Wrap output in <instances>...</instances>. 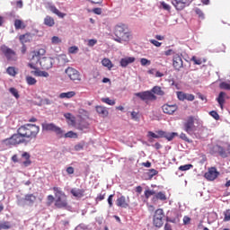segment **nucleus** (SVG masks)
<instances>
[{
  "instance_id": "e2e57ef3",
  "label": "nucleus",
  "mask_w": 230,
  "mask_h": 230,
  "mask_svg": "<svg viewBox=\"0 0 230 230\" xmlns=\"http://www.w3.org/2000/svg\"><path fill=\"white\" fill-rule=\"evenodd\" d=\"M156 134H158V138L164 137L166 136V131L159 130L156 131Z\"/></svg>"
},
{
  "instance_id": "4468645a",
  "label": "nucleus",
  "mask_w": 230,
  "mask_h": 230,
  "mask_svg": "<svg viewBox=\"0 0 230 230\" xmlns=\"http://www.w3.org/2000/svg\"><path fill=\"white\" fill-rule=\"evenodd\" d=\"M40 64L43 69H51L53 64H55V59L53 58H43Z\"/></svg>"
},
{
  "instance_id": "393cba45",
  "label": "nucleus",
  "mask_w": 230,
  "mask_h": 230,
  "mask_svg": "<svg viewBox=\"0 0 230 230\" xmlns=\"http://www.w3.org/2000/svg\"><path fill=\"white\" fill-rule=\"evenodd\" d=\"M31 74L34 76H43L44 78H48V76H49V74L48 72L40 71L39 69L31 71Z\"/></svg>"
},
{
  "instance_id": "680f3d73",
  "label": "nucleus",
  "mask_w": 230,
  "mask_h": 230,
  "mask_svg": "<svg viewBox=\"0 0 230 230\" xmlns=\"http://www.w3.org/2000/svg\"><path fill=\"white\" fill-rule=\"evenodd\" d=\"M180 138L182 139L183 141H187V143H190V138H188V137L184 133H181Z\"/></svg>"
},
{
  "instance_id": "603ef678",
  "label": "nucleus",
  "mask_w": 230,
  "mask_h": 230,
  "mask_svg": "<svg viewBox=\"0 0 230 230\" xmlns=\"http://www.w3.org/2000/svg\"><path fill=\"white\" fill-rule=\"evenodd\" d=\"M191 60L196 66H200L202 64V59L197 58V57H192Z\"/></svg>"
},
{
  "instance_id": "c756f323",
  "label": "nucleus",
  "mask_w": 230,
  "mask_h": 230,
  "mask_svg": "<svg viewBox=\"0 0 230 230\" xmlns=\"http://www.w3.org/2000/svg\"><path fill=\"white\" fill-rule=\"evenodd\" d=\"M9 93H11L12 96H13L15 100H19V98H21V95L19 94V91L14 87L9 88Z\"/></svg>"
},
{
  "instance_id": "4c0bfd02",
  "label": "nucleus",
  "mask_w": 230,
  "mask_h": 230,
  "mask_svg": "<svg viewBox=\"0 0 230 230\" xmlns=\"http://www.w3.org/2000/svg\"><path fill=\"white\" fill-rule=\"evenodd\" d=\"M26 82H27L28 85H35V84H37V79H35L34 77H31V76H27Z\"/></svg>"
},
{
  "instance_id": "8fccbe9b",
  "label": "nucleus",
  "mask_w": 230,
  "mask_h": 230,
  "mask_svg": "<svg viewBox=\"0 0 230 230\" xmlns=\"http://www.w3.org/2000/svg\"><path fill=\"white\" fill-rule=\"evenodd\" d=\"M140 64L141 66H150V64H152V62L145 58L140 59Z\"/></svg>"
},
{
  "instance_id": "7c9ffc66",
  "label": "nucleus",
  "mask_w": 230,
  "mask_h": 230,
  "mask_svg": "<svg viewBox=\"0 0 230 230\" xmlns=\"http://www.w3.org/2000/svg\"><path fill=\"white\" fill-rule=\"evenodd\" d=\"M102 64L104 67H108V69H112V62L109 58H103L102 60Z\"/></svg>"
},
{
  "instance_id": "b1692460",
  "label": "nucleus",
  "mask_w": 230,
  "mask_h": 230,
  "mask_svg": "<svg viewBox=\"0 0 230 230\" xmlns=\"http://www.w3.org/2000/svg\"><path fill=\"white\" fill-rule=\"evenodd\" d=\"M217 103H219V106L221 109H224V103H226V93L220 92L218 94V97L217 98Z\"/></svg>"
},
{
  "instance_id": "aec40b11",
  "label": "nucleus",
  "mask_w": 230,
  "mask_h": 230,
  "mask_svg": "<svg viewBox=\"0 0 230 230\" xmlns=\"http://www.w3.org/2000/svg\"><path fill=\"white\" fill-rule=\"evenodd\" d=\"M70 193L73 197H75V199H82V197L84 196L85 190L74 188L70 190Z\"/></svg>"
},
{
  "instance_id": "cd10ccee",
  "label": "nucleus",
  "mask_w": 230,
  "mask_h": 230,
  "mask_svg": "<svg viewBox=\"0 0 230 230\" xmlns=\"http://www.w3.org/2000/svg\"><path fill=\"white\" fill-rule=\"evenodd\" d=\"M13 226L10 221H0V230L12 229Z\"/></svg>"
},
{
  "instance_id": "f257e3e1",
  "label": "nucleus",
  "mask_w": 230,
  "mask_h": 230,
  "mask_svg": "<svg viewBox=\"0 0 230 230\" xmlns=\"http://www.w3.org/2000/svg\"><path fill=\"white\" fill-rule=\"evenodd\" d=\"M17 132L23 139H26L25 144L28 145L31 139H37L40 127L35 124H24L17 129Z\"/></svg>"
},
{
  "instance_id": "e433bc0d",
  "label": "nucleus",
  "mask_w": 230,
  "mask_h": 230,
  "mask_svg": "<svg viewBox=\"0 0 230 230\" xmlns=\"http://www.w3.org/2000/svg\"><path fill=\"white\" fill-rule=\"evenodd\" d=\"M6 71L10 76H15L17 75V71H15V67L13 66L7 67Z\"/></svg>"
},
{
  "instance_id": "dca6fc26",
  "label": "nucleus",
  "mask_w": 230,
  "mask_h": 230,
  "mask_svg": "<svg viewBox=\"0 0 230 230\" xmlns=\"http://www.w3.org/2000/svg\"><path fill=\"white\" fill-rule=\"evenodd\" d=\"M213 154H219L223 159H226L227 157V151H226V148L222 147L221 146H214L212 148Z\"/></svg>"
},
{
  "instance_id": "de8ad7c7",
  "label": "nucleus",
  "mask_w": 230,
  "mask_h": 230,
  "mask_svg": "<svg viewBox=\"0 0 230 230\" xmlns=\"http://www.w3.org/2000/svg\"><path fill=\"white\" fill-rule=\"evenodd\" d=\"M209 115L214 118V119H216L217 121H218V119H220V115H218V112H217L216 111H212L209 112Z\"/></svg>"
},
{
  "instance_id": "72a5a7b5",
  "label": "nucleus",
  "mask_w": 230,
  "mask_h": 230,
  "mask_svg": "<svg viewBox=\"0 0 230 230\" xmlns=\"http://www.w3.org/2000/svg\"><path fill=\"white\" fill-rule=\"evenodd\" d=\"M157 173H159V172L155 169L149 170V172H147V177L149 181H151V179H153L155 175H157Z\"/></svg>"
},
{
  "instance_id": "f8f14e48",
  "label": "nucleus",
  "mask_w": 230,
  "mask_h": 230,
  "mask_svg": "<svg viewBox=\"0 0 230 230\" xmlns=\"http://www.w3.org/2000/svg\"><path fill=\"white\" fill-rule=\"evenodd\" d=\"M44 55H46V49H44L32 51L31 53V62L39 64L40 62V57H44Z\"/></svg>"
},
{
  "instance_id": "4be33fe9",
  "label": "nucleus",
  "mask_w": 230,
  "mask_h": 230,
  "mask_svg": "<svg viewBox=\"0 0 230 230\" xmlns=\"http://www.w3.org/2000/svg\"><path fill=\"white\" fill-rule=\"evenodd\" d=\"M133 62H136V58H132V57L124 58L120 59V66L121 67H127L128 64H133Z\"/></svg>"
},
{
  "instance_id": "9b49d317",
  "label": "nucleus",
  "mask_w": 230,
  "mask_h": 230,
  "mask_svg": "<svg viewBox=\"0 0 230 230\" xmlns=\"http://www.w3.org/2000/svg\"><path fill=\"white\" fill-rule=\"evenodd\" d=\"M193 0H172V4L176 10L181 12V10H184L186 6H190Z\"/></svg>"
},
{
  "instance_id": "ea45409f",
  "label": "nucleus",
  "mask_w": 230,
  "mask_h": 230,
  "mask_svg": "<svg viewBox=\"0 0 230 230\" xmlns=\"http://www.w3.org/2000/svg\"><path fill=\"white\" fill-rule=\"evenodd\" d=\"M102 102H103V103H107V105H116V101L111 100V98H102Z\"/></svg>"
},
{
  "instance_id": "1a4fd4ad",
  "label": "nucleus",
  "mask_w": 230,
  "mask_h": 230,
  "mask_svg": "<svg viewBox=\"0 0 230 230\" xmlns=\"http://www.w3.org/2000/svg\"><path fill=\"white\" fill-rule=\"evenodd\" d=\"M1 51L9 62H15V60H17V53L7 46H2Z\"/></svg>"
},
{
  "instance_id": "f03ea898",
  "label": "nucleus",
  "mask_w": 230,
  "mask_h": 230,
  "mask_svg": "<svg viewBox=\"0 0 230 230\" xmlns=\"http://www.w3.org/2000/svg\"><path fill=\"white\" fill-rule=\"evenodd\" d=\"M113 33L116 37L114 40L119 44H123V42H129L132 39V33L128 30V25L125 23H118L114 27Z\"/></svg>"
},
{
  "instance_id": "5fc2aeb1",
  "label": "nucleus",
  "mask_w": 230,
  "mask_h": 230,
  "mask_svg": "<svg viewBox=\"0 0 230 230\" xmlns=\"http://www.w3.org/2000/svg\"><path fill=\"white\" fill-rule=\"evenodd\" d=\"M147 136H148V137H153L154 139H159V135H158V133H154V132H152V131H149L148 133H147Z\"/></svg>"
},
{
  "instance_id": "423d86ee",
  "label": "nucleus",
  "mask_w": 230,
  "mask_h": 230,
  "mask_svg": "<svg viewBox=\"0 0 230 230\" xmlns=\"http://www.w3.org/2000/svg\"><path fill=\"white\" fill-rule=\"evenodd\" d=\"M4 145H6V146H15V145H21L24 143L26 145V139L21 136L20 133L13 134L11 137L6 138L3 141Z\"/></svg>"
},
{
  "instance_id": "052dcab7",
  "label": "nucleus",
  "mask_w": 230,
  "mask_h": 230,
  "mask_svg": "<svg viewBox=\"0 0 230 230\" xmlns=\"http://www.w3.org/2000/svg\"><path fill=\"white\" fill-rule=\"evenodd\" d=\"M149 42H151V44H153L156 48H161V42H159V41H157L155 40H150Z\"/></svg>"
},
{
  "instance_id": "bb28decb",
  "label": "nucleus",
  "mask_w": 230,
  "mask_h": 230,
  "mask_svg": "<svg viewBox=\"0 0 230 230\" xmlns=\"http://www.w3.org/2000/svg\"><path fill=\"white\" fill-rule=\"evenodd\" d=\"M50 12L58 15V17H60V19H64L66 17V13L59 12L55 5L50 6Z\"/></svg>"
},
{
  "instance_id": "a18cd8bd",
  "label": "nucleus",
  "mask_w": 230,
  "mask_h": 230,
  "mask_svg": "<svg viewBox=\"0 0 230 230\" xmlns=\"http://www.w3.org/2000/svg\"><path fill=\"white\" fill-rule=\"evenodd\" d=\"M195 13L199 17V19H204V13L199 8H194Z\"/></svg>"
},
{
  "instance_id": "a878e982",
  "label": "nucleus",
  "mask_w": 230,
  "mask_h": 230,
  "mask_svg": "<svg viewBox=\"0 0 230 230\" xmlns=\"http://www.w3.org/2000/svg\"><path fill=\"white\" fill-rule=\"evenodd\" d=\"M44 25L52 28V26H55V19L51 16H46L44 19Z\"/></svg>"
},
{
  "instance_id": "09e8293b",
  "label": "nucleus",
  "mask_w": 230,
  "mask_h": 230,
  "mask_svg": "<svg viewBox=\"0 0 230 230\" xmlns=\"http://www.w3.org/2000/svg\"><path fill=\"white\" fill-rule=\"evenodd\" d=\"M161 6L164 10H166L167 12H170V10H172V6L166 4V2H161Z\"/></svg>"
},
{
  "instance_id": "3c124183",
  "label": "nucleus",
  "mask_w": 230,
  "mask_h": 230,
  "mask_svg": "<svg viewBox=\"0 0 230 230\" xmlns=\"http://www.w3.org/2000/svg\"><path fill=\"white\" fill-rule=\"evenodd\" d=\"M185 100L188 102H193V100H195V95L191 93H185Z\"/></svg>"
},
{
  "instance_id": "c9c22d12",
  "label": "nucleus",
  "mask_w": 230,
  "mask_h": 230,
  "mask_svg": "<svg viewBox=\"0 0 230 230\" xmlns=\"http://www.w3.org/2000/svg\"><path fill=\"white\" fill-rule=\"evenodd\" d=\"M175 136H177V133L175 132H172V133L165 132V136L164 137H165V139H167L168 141H172L173 137H175Z\"/></svg>"
},
{
  "instance_id": "0eeeda50",
  "label": "nucleus",
  "mask_w": 230,
  "mask_h": 230,
  "mask_svg": "<svg viewBox=\"0 0 230 230\" xmlns=\"http://www.w3.org/2000/svg\"><path fill=\"white\" fill-rule=\"evenodd\" d=\"M65 74L66 75L67 78H69V80L75 82V84H78V82H82V74H80V72L76 70V68L68 66L65 70Z\"/></svg>"
},
{
  "instance_id": "49530a36",
  "label": "nucleus",
  "mask_w": 230,
  "mask_h": 230,
  "mask_svg": "<svg viewBox=\"0 0 230 230\" xmlns=\"http://www.w3.org/2000/svg\"><path fill=\"white\" fill-rule=\"evenodd\" d=\"M60 42H62V40H60V38H58V36H53L51 38V43L56 45V44H60Z\"/></svg>"
},
{
  "instance_id": "bf43d9fd",
  "label": "nucleus",
  "mask_w": 230,
  "mask_h": 230,
  "mask_svg": "<svg viewBox=\"0 0 230 230\" xmlns=\"http://www.w3.org/2000/svg\"><path fill=\"white\" fill-rule=\"evenodd\" d=\"M69 53L75 54L76 51H78V47L76 46H72L68 49Z\"/></svg>"
},
{
  "instance_id": "c03bdc74",
  "label": "nucleus",
  "mask_w": 230,
  "mask_h": 230,
  "mask_svg": "<svg viewBox=\"0 0 230 230\" xmlns=\"http://www.w3.org/2000/svg\"><path fill=\"white\" fill-rule=\"evenodd\" d=\"M152 195H155V190H145V197L146 199H150V197H152Z\"/></svg>"
},
{
  "instance_id": "9d476101",
  "label": "nucleus",
  "mask_w": 230,
  "mask_h": 230,
  "mask_svg": "<svg viewBox=\"0 0 230 230\" xmlns=\"http://www.w3.org/2000/svg\"><path fill=\"white\" fill-rule=\"evenodd\" d=\"M183 130L187 132V134H193L195 132V117L189 116L185 122L183 123Z\"/></svg>"
},
{
  "instance_id": "a211bd4d",
  "label": "nucleus",
  "mask_w": 230,
  "mask_h": 230,
  "mask_svg": "<svg viewBox=\"0 0 230 230\" xmlns=\"http://www.w3.org/2000/svg\"><path fill=\"white\" fill-rule=\"evenodd\" d=\"M162 111L164 114H173L177 111V104H164L162 106Z\"/></svg>"
},
{
  "instance_id": "6e6552de",
  "label": "nucleus",
  "mask_w": 230,
  "mask_h": 230,
  "mask_svg": "<svg viewBox=\"0 0 230 230\" xmlns=\"http://www.w3.org/2000/svg\"><path fill=\"white\" fill-rule=\"evenodd\" d=\"M41 127L42 130L45 132H55V134H57V136H59L60 137L64 136V130H62V128H60L54 123H42Z\"/></svg>"
},
{
  "instance_id": "5701e85b",
  "label": "nucleus",
  "mask_w": 230,
  "mask_h": 230,
  "mask_svg": "<svg viewBox=\"0 0 230 230\" xmlns=\"http://www.w3.org/2000/svg\"><path fill=\"white\" fill-rule=\"evenodd\" d=\"M35 200H37V196H34L33 194L25 195V201L27 206H33V204H35Z\"/></svg>"
},
{
  "instance_id": "0e129e2a",
  "label": "nucleus",
  "mask_w": 230,
  "mask_h": 230,
  "mask_svg": "<svg viewBox=\"0 0 230 230\" xmlns=\"http://www.w3.org/2000/svg\"><path fill=\"white\" fill-rule=\"evenodd\" d=\"M66 173H68V175H73V173H75V168L69 166L66 168Z\"/></svg>"
},
{
  "instance_id": "6ab92c4d",
  "label": "nucleus",
  "mask_w": 230,
  "mask_h": 230,
  "mask_svg": "<svg viewBox=\"0 0 230 230\" xmlns=\"http://www.w3.org/2000/svg\"><path fill=\"white\" fill-rule=\"evenodd\" d=\"M31 155L28 152H22V158L25 161L22 162V164L25 168H28V166L31 165Z\"/></svg>"
},
{
  "instance_id": "37998d69",
  "label": "nucleus",
  "mask_w": 230,
  "mask_h": 230,
  "mask_svg": "<svg viewBox=\"0 0 230 230\" xmlns=\"http://www.w3.org/2000/svg\"><path fill=\"white\" fill-rule=\"evenodd\" d=\"M65 137H70V138H76L78 137V135L73 131H68L67 133L65 134Z\"/></svg>"
},
{
  "instance_id": "774afa93",
  "label": "nucleus",
  "mask_w": 230,
  "mask_h": 230,
  "mask_svg": "<svg viewBox=\"0 0 230 230\" xmlns=\"http://www.w3.org/2000/svg\"><path fill=\"white\" fill-rule=\"evenodd\" d=\"M71 113H65V115H64V117L66 118V119H70V121L72 122V123H75V119H71Z\"/></svg>"
},
{
  "instance_id": "20e7f679",
  "label": "nucleus",
  "mask_w": 230,
  "mask_h": 230,
  "mask_svg": "<svg viewBox=\"0 0 230 230\" xmlns=\"http://www.w3.org/2000/svg\"><path fill=\"white\" fill-rule=\"evenodd\" d=\"M53 191L56 195V202L55 206L56 208H58L59 209H62V208L67 207V199L66 198V193L62 191V189L58 187H54Z\"/></svg>"
},
{
  "instance_id": "864d4df0",
  "label": "nucleus",
  "mask_w": 230,
  "mask_h": 230,
  "mask_svg": "<svg viewBox=\"0 0 230 230\" xmlns=\"http://www.w3.org/2000/svg\"><path fill=\"white\" fill-rule=\"evenodd\" d=\"M96 44H98V40H97L92 39V40H88V46L90 48H93V46H96Z\"/></svg>"
},
{
  "instance_id": "ddd939ff",
  "label": "nucleus",
  "mask_w": 230,
  "mask_h": 230,
  "mask_svg": "<svg viewBox=\"0 0 230 230\" xmlns=\"http://www.w3.org/2000/svg\"><path fill=\"white\" fill-rule=\"evenodd\" d=\"M172 66L176 71H181L183 67L182 58L179 54H174L172 58Z\"/></svg>"
},
{
  "instance_id": "79ce46f5",
  "label": "nucleus",
  "mask_w": 230,
  "mask_h": 230,
  "mask_svg": "<svg viewBox=\"0 0 230 230\" xmlns=\"http://www.w3.org/2000/svg\"><path fill=\"white\" fill-rule=\"evenodd\" d=\"M220 89H225L226 91H230V84L226 82H222L219 84Z\"/></svg>"
},
{
  "instance_id": "58836bf2",
  "label": "nucleus",
  "mask_w": 230,
  "mask_h": 230,
  "mask_svg": "<svg viewBox=\"0 0 230 230\" xmlns=\"http://www.w3.org/2000/svg\"><path fill=\"white\" fill-rule=\"evenodd\" d=\"M14 28H15V30H21L22 28H24L22 21L15 20L14 21Z\"/></svg>"
},
{
  "instance_id": "2f4dec72",
  "label": "nucleus",
  "mask_w": 230,
  "mask_h": 230,
  "mask_svg": "<svg viewBox=\"0 0 230 230\" xmlns=\"http://www.w3.org/2000/svg\"><path fill=\"white\" fill-rule=\"evenodd\" d=\"M76 93L75 92L62 93H60V98H73Z\"/></svg>"
},
{
  "instance_id": "c85d7f7f",
  "label": "nucleus",
  "mask_w": 230,
  "mask_h": 230,
  "mask_svg": "<svg viewBox=\"0 0 230 230\" xmlns=\"http://www.w3.org/2000/svg\"><path fill=\"white\" fill-rule=\"evenodd\" d=\"M17 201L16 204L17 206H20L21 208H24V206H28L26 203V198H21L19 196H16Z\"/></svg>"
},
{
  "instance_id": "338daca9",
  "label": "nucleus",
  "mask_w": 230,
  "mask_h": 230,
  "mask_svg": "<svg viewBox=\"0 0 230 230\" xmlns=\"http://www.w3.org/2000/svg\"><path fill=\"white\" fill-rule=\"evenodd\" d=\"M105 199V193H101L97 196L96 200H104Z\"/></svg>"
},
{
  "instance_id": "69168bd1",
  "label": "nucleus",
  "mask_w": 230,
  "mask_h": 230,
  "mask_svg": "<svg viewBox=\"0 0 230 230\" xmlns=\"http://www.w3.org/2000/svg\"><path fill=\"white\" fill-rule=\"evenodd\" d=\"M93 12L96 14V15H102V8H93Z\"/></svg>"
},
{
  "instance_id": "f704fd0d",
  "label": "nucleus",
  "mask_w": 230,
  "mask_h": 230,
  "mask_svg": "<svg viewBox=\"0 0 230 230\" xmlns=\"http://www.w3.org/2000/svg\"><path fill=\"white\" fill-rule=\"evenodd\" d=\"M193 167V164H184L179 167V170L181 172H188V170H190V168Z\"/></svg>"
},
{
  "instance_id": "13d9d810",
  "label": "nucleus",
  "mask_w": 230,
  "mask_h": 230,
  "mask_svg": "<svg viewBox=\"0 0 230 230\" xmlns=\"http://www.w3.org/2000/svg\"><path fill=\"white\" fill-rule=\"evenodd\" d=\"M229 220H230V209L225 212V218H224L225 222H229Z\"/></svg>"
},
{
  "instance_id": "412c9836",
  "label": "nucleus",
  "mask_w": 230,
  "mask_h": 230,
  "mask_svg": "<svg viewBox=\"0 0 230 230\" xmlns=\"http://www.w3.org/2000/svg\"><path fill=\"white\" fill-rule=\"evenodd\" d=\"M95 109L96 112L102 118H107V116H109V111L104 106H96Z\"/></svg>"
},
{
  "instance_id": "4d7b16f0",
  "label": "nucleus",
  "mask_w": 230,
  "mask_h": 230,
  "mask_svg": "<svg viewBox=\"0 0 230 230\" xmlns=\"http://www.w3.org/2000/svg\"><path fill=\"white\" fill-rule=\"evenodd\" d=\"M165 57H172V55H175V51L173 49H170L168 50L164 51Z\"/></svg>"
},
{
  "instance_id": "39448f33",
  "label": "nucleus",
  "mask_w": 230,
  "mask_h": 230,
  "mask_svg": "<svg viewBox=\"0 0 230 230\" xmlns=\"http://www.w3.org/2000/svg\"><path fill=\"white\" fill-rule=\"evenodd\" d=\"M164 220H166V217L164 216V210H163V208L156 209L153 217V224L155 227H163V226L164 225Z\"/></svg>"
},
{
  "instance_id": "473e14b6",
  "label": "nucleus",
  "mask_w": 230,
  "mask_h": 230,
  "mask_svg": "<svg viewBox=\"0 0 230 230\" xmlns=\"http://www.w3.org/2000/svg\"><path fill=\"white\" fill-rule=\"evenodd\" d=\"M155 199H156L157 200H166V194L160 191L155 195Z\"/></svg>"
},
{
  "instance_id": "7ed1b4c3",
  "label": "nucleus",
  "mask_w": 230,
  "mask_h": 230,
  "mask_svg": "<svg viewBox=\"0 0 230 230\" xmlns=\"http://www.w3.org/2000/svg\"><path fill=\"white\" fill-rule=\"evenodd\" d=\"M155 94L157 96H164V91H163L161 86H155L151 91L136 93L135 96H137V98H140L142 102L148 103V102H155V100H157V96H155Z\"/></svg>"
},
{
  "instance_id": "2eb2a0df",
  "label": "nucleus",
  "mask_w": 230,
  "mask_h": 230,
  "mask_svg": "<svg viewBox=\"0 0 230 230\" xmlns=\"http://www.w3.org/2000/svg\"><path fill=\"white\" fill-rule=\"evenodd\" d=\"M116 206L118 208H123L124 209H127L128 208V201H127V198L125 196L120 195L118 196L117 200H116Z\"/></svg>"
},
{
  "instance_id": "f3484780",
  "label": "nucleus",
  "mask_w": 230,
  "mask_h": 230,
  "mask_svg": "<svg viewBox=\"0 0 230 230\" xmlns=\"http://www.w3.org/2000/svg\"><path fill=\"white\" fill-rule=\"evenodd\" d=\"M219 172L217 171V168L212 167L208 172L205 173V177L208 181H215L218 177Z\"/></svg>"
},
{
  "instance_id": "a19ab883",
  "label": "nucleus",
  "mask_w": 230,
  "mask_h": 230,
  "mask_svg": "<svg viewBox=\"0 0 230 230\" xmlns=\"http://www.w3.org/2000/svg\"><path fill=\"white\" fill-rule=\"evenodd\" d=\"M177 98L181 102H184V100H186V93H184V92H177Z\"/></svg>"
},
{
  "instance_id": "6e6d98bb",
  "label": "nucleus",
  "mask_w": 230,
  "mask_h": 230,
  "mask_svg": "<svg viewBox=\"0 0 230 230\" xmlns=\"http://www.w3.org/2000/svg\"><path fill=\"white\" fill-rule=\"evenodd\" d=\"M112 199H114V194H111L107 199L109 208H112V206H114V204L112 203Z\"/></svg>"
}]
</instances>
